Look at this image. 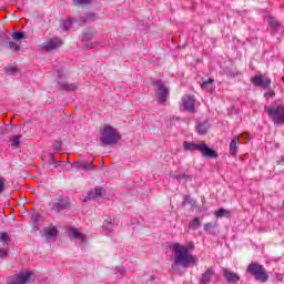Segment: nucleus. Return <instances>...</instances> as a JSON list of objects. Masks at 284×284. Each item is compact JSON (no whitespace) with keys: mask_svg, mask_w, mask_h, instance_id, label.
Here are the masks:
<instances>
[{"mask_svg":"<svg viewBox=\"0 0 284 284\" xmlns=\"http://www.w3.org/2000/svg\"><path fill=\"white\" fill-rule=\"evenodd\" d=\"M71 168H75V170H79L80 168H82L83 170H90V168L92 170H97V165H94V163L91 162H81V161H77V162H73L71 164Z\"/></svg>","mask_w":284,"mask_h":284,"instance_id":"nucleus-15","label":"nucleus"},{"mask_svg":"<svg viewBox=\"0 0 284 284\" xmlns=\"http://www.w3.org/2000/svg\"><path fill=\"white\" fill-rule=\"evenodd\" d=\"M101 165H104V162H102Z\"/></svg>","mask_w":284,"mask_h":284,"instance_id":"nucleus-46","label":"nucleus"},{"mask_svg":"<svg viewBox=\"0 0 284 284\" xmlns=\"http://www.w3.org/2000/svg\"><path fill=\"white\" fill-rule=\"evenodd\" d=\"M57 232H58L57 229L44 230V236L45 239H52V236H54Z\"/></svg>","mask_w":284,"mask_h":284,"instance_id":"nucleus-31","label":"nucleus"},{"mask_svg":"<svg viewBox=\"0 0 284 284\" xmlns=\"http://www.w3.org/2000/svg\"><path fill=\"white\" fill-rule=\"evenodd\" d=\"M58 87L65 92H77L79 88L77 83H68L65 81H58Z\"/></svg>","mask_w":284,"mask_h":284,"instance_id":"nucleus-14","label":"nucleus"},{"mask_svg":"<svg viewBox=\"0 0 284 284\" xmlns=\"http://www.w3.org/2000/svg\"><path fill=\"white\" fill-rule=\"evenodd\" d=\"M71 234H72L73 239H78L79 241H81V243H84V242H85V237L83 236V234H81V233L79 232V230L72 229V230H71Z\"/></svg>","mask_w":284,"mask_h":284,"instance_id":"nucleus-25","label":"nucleus"},{"mask_svg":"<svg viewBox=\"0 0 284 284\" xmlns=\"http://www.w3.org/2000/svg\"><path fill=\"white\" fill-rule=\"evenodd\" d=\"M3 187H6V183H3L2 180H0V194L3 192Z\"/></svg>","mask_w":284,"mask_h":284,"instance_id":"nucleus-41","label":"nucleus"},{"mask_svg":"<svg viewBox=\"0 0 284 284\" xmlns=\"http://www.w3.org/2000/svg\"><path fill=\"white\" fill-rule=\"evenodd\" d=\"M97 37V31L92 29H87L82 33V41L87 43V48H94V43H92V39Z\"/></svg>","mask_w":284,"mask_h":284,"instance_id":"nucleus-11","label":"nucleus"},{"mask_svg":"<svg viewBox=\"0 0 284 284\" xmlns=\"http://www.w3.org/2000/svg\"><path fill=\"white\" fill-rule=\"evenodd\" d=\"M181 180L192 181V175H187L185 173H182V174L178 175V181H181Z\"/></svg>","mask_w":284,"mask_h":284,"instance_id":"nucleus-36","label":"nucleus"},{"mask_svg":"<svg viewBox=\"0 0 284 284\" xmlns=\"http://www.w3.org/2000/svg\"><path fill=\"white\" fill-rule=\"evenodd\" d=\"M119 141H121V135H119L114 128L110 125L103 128L100 138V145L102 148H105V145H116Z\"/></svg>","mask_w":284,"mask_h":284,"instance_id":"nucleus-3","label":"nucleus"},{"mask_svg":"<svg viewBox=\"0 0 284 284\" xmlns=\"http://www.w3.org/2000/svg\"><path fill=\"white\" fill-rule=\"evenodd\" d=\"M52 150H54L55 152H61L62 148H63V142L61 140H55L52 144Z\"/></svg>","mask_w":284,"mask_h":284,"instance_id":"nucleus-29","label":"nucleus"},{"mask_svg":"<svg viewBox=\"0 0 284 284\" xmlns=\"http://www.w3.org/2000/svg\"><path fill=\"white\" fill-rule=\"evenodd\" d=\"M187 44H183L182 48H186Z\"/></svg>","mask_w":284,"mask_h":284,"instance_id":"nucleus-45","label":"nucleus"},{"mask_svg":"<svg viewBox=\"0 0 284 284\" xmlns=\"http://www.w3.org/2000/svg\"><path fill=\"white\" fill-rule=\"evenodd\" d=\"M183 145H184V150L189 152H194V150H197V152H201L204 159H219V152L207 146L205 142H201L200 144H196L194 142L185 141Z\"/></svg>","mask_w":284,"mask_h":284,"instance_id":"nucleus-2","label":"nucleus"},{"mask_svg":"<svg viewBox=\"0 0 284 284\" xmlns=\"http://www.w3.org/2000/svg\"><path fill=\"white\" fill-rule=\"evenodd\" d=\"M6 256H8V250L0 248V258H6Z\"/></svg>","mask_w":284,"mask_h":284,"instance_id":"nucleus-40","label":"nucleus"},{"mask_svg":"<svg viewBox=\"0 0 284 284\" xmlns=\"http://www.w3.org/2000/svg\"><path fill=\"white\" fill-rule=\"evenodd\" d=\"M14 72H18L17 67L7 68V74H14Z\"/></svg>","mask_w":284,"mask_h":284,"instance_id":"nucleus-39","label":"nucleus"},{"mask_svg":"<svg viewBox=\"0 0 284 284\" xmlns=\"http://www.w3.org/2000/svg\"><path fill=\"white\" fill-rule=\"evenodd\" d=\"M222 272L226 283H239V281H241V276H239L234 271L222 268Z\"/></svg>","mask_w":284,"mask_h":284,"instance_id":"nucleus-12","label":"nucleus"},{"mask_svg":"<svg viewBox=\"0 0 284 284\" xmlns=\"http://www.w3.org/2000/svg\"><path fill=\"white\" fill-rule=\"evenodd\" d=\"M252 83L257 85V88H270V85H272V80L270 78H263V75H258L252 79Z\"/></svg>","mask_w":284,"mask_h":284,"instance_id":"nucleus-13","label":"nucleus"},{"mask_svg":"<svg viewBox=\"0 0 284 284\" xmlns=\"http://www.w3.org/2000/svg\"><path fill=\"white\" fill-rule=\"evenodd\" d=\"M195 130H196L197 134L205 135V134H207V131L210 130V123L200 122L196 124Z\"/></svg>","mask_w":284,"mask_h":284,"instance_id":"nucleus-20","label":"nucleus"},{"mask_svg":"<svg viewBox=\"0 0 284 284\" xmlns=\"http://www.w3.org/2000/svg\"><path fill=\"white\" fill-rule=\"evenodd\" d=\"M32 278L31 272L21 273L17 276L9 277L7 284H28V282Z\"/></svg>","mask_w":284,"mask_h":284,"instance_id":"nucleus-9","label":"nucleus"},{"mask_svg":"<svg viewBox=\"0 0 284 284\" xmlns=\"http://www.w3.org/2000/svg\"><path fill=\"white\" fill-rule=\"evenodd\" d=\"M201 88L202 90H206V92H214V79L209 78L203 81Z\"/></svg>","mask_w":284,"mask_h":284,"instance_id":"nucleus-21","label":"nucleus"},{"mask_svg":"<svg viewBox=\"0 0 284 284\" xmlns=\"http://www.w3.org/2000/svg\"><path fill=\"white\" fill-rule=\"evenodd\" d=\"M50 161L49 164L52 165V163H61V161H58L57 159H54V154L53 153H49L48 154Z\"/></svg>","mask_w":284,"mask_h":284,"instance_id":"nucleus-38","label":"nucleus"},{"mask_svg":"<svg viewBox=\"0 0 284 284\" xmlns=\"http://www.w3.org/2000/svg\"><path fill=\"white\" fill-rule=\"evenodd\" d=\"M214 268H207L201 276L200 284H207L214 278Z\"/></svg>","mask_w":284,"mask_h":284,"instance_id":"nucleus-16","label":"nucleus"},{"mask_svg":"<svg viewBox=\"0 0 284 284\" xmlns=\"http://www.w3.org/2000/svg\"><path fill=\"white\" fill-rule=\"evenodd\" d=\"M190 230H199L201 227V220L199 217H194L192 222L189 224Z\"/></svg>","mask_w":284,"mask_h":284,"instance_id":"nucleus-28","label":"nucleus"},{"mask_svg":"<svg viewBox=\"0 0 284 284\" xmlns=\"http://www.w3.org/2000/svg\"><path fill=\"white\" fill-rule=\"evenodd\" d=\"M73 6H85L92 3V0H72Z\"/></svg>","mask_w":284,"mask_h":284,"instance_id":"nucleus-33","label":"nucleus"},{"mask_svg":"<svg viewBox=\"0 0 284 284\" xmlns=\"http://www.w3.org/2000/svg\"><path fill=\"white\" fill-rule=\"evenodd\" d=\"M62 42L60 38H51L42 44L43 50L47 52H52V50H57V48H61Z\"/></svg>","mask_w":284,"mask_h":284,"instance_id":"nucleus-10","label":"nucleus"},{"mask_svg":"<svg viewBox=\"0 0 284 284\" xmlns=\"http://www.w3.org/2000/svg\"><path fill=\"white\" fill-rule=\"evenodd\" d=\"M21 139H23V135L21 134L13 135L10 139L12 150H17L18 148H21Z\"/></svg>","mask_w":284,"mask_h":284,"instance_id":"nucleus-23","label":"nucleus"},{"mask_svg":"<svg viewBox=\"0 0 284 284\" xmlns=\"http://www.w3.org/2000/svg\"><path fill=\"white\" fill-rule=\"evenodd\" d=\"M97 196H103V187H95V193L90 191L88 193V196L83 199V203H87V201H91V199H97Z\"/></svg>","mask_w":284,"mask_h":284,"instance_id":"nucleus-18","label":"nucleus"},{"mask_svg":"<svg viewBox=\"0 0 284 284\" xmlns=\"http://www.w3.org/2000/svg\"><path fill=\"white\" fill-rule=\"evenodd\" d=\"M13 41H23V39H26V34L21 31H14L12 34H11Z\"/></svg>","mask_w":284,"mask_h":284,"instance_id":"nucleus-26","label":"nucleus"},{"mask_svg":"<svg viewBox=\"0 0 284 284\" xmlns=\"http://www.w3.org/2000/svg\"><path fill=\"white\" fill-rule=\"evenodd\" d=\"M182 103L185 112H190L191 114L196 112V99H194V95H184Z\"/></svg>","mask_w":284,"mask_h":284,"instance_id":"nucleus-8","label":"nucleus"},{"mask_svg":"<svg viewBox=\"0 0 284 284\" xmlns=\"http://www.w3.org/2000/svg\"><path fill=\"white\" fill-rule=\"evenodd\" d=\"M31 221H32L34 227H39V225H41V221H40L39 214H33L31 216Z\"/></svg>","mask_w":284,"mask_h":284,"instance_id":"nucleus-32","label":"nucleus"},{"mask_svg":"<svg viewBox=\"0 0 284 284\" xmlns=\"http://www.w3.org/2000/svg\"><path fill=\"white\" fill-rule=\"evenodd\" d=\"M90 21H97V14L88 12L80 17V26H85Z\"/></svg>","mask_w":284,"mask_h":284,"instance_id":"nucleus-19","label":"nucleus"},{"mask_svg":"<svg viewBox=\"0 0 284 284\" xmlns=\"http://www.w3.org/2000/svg\"><path fill=\"white\" fill-rule=\"evenodd\" d=\"M171 252H173L175 256V261L171 266V270L176 271V267L181 265L187 270V267H194L196 265V256L190 253L191 250H194V244L189 243L186 245H180L179 242H173L170 245Z\"/></svg>","mask_w":284,"mask_h":284,"instance_id":"nucleus-1","label":"nucleus"},{"mask_svg":"<svg viewBox=\"0 0 284 284\" xmlns=\"http://www.w3.org/2000/svg\"><path fill=\"white\" fill-rule=\"evenodd\" d=\"M0 243H10V236L8 233L3 232L0 234Z\"/></svg>","mask_w":284,"mask_h":284,"instance_id":"nucleus-35","label":"nucleus"},{"mask_svg":"<svg viewBox=\"0 0 284 284\" xmlns=\"http://www.w3.org/2000/svg\"><path fill=\"white\" fill-rule=\"evenodd\" d=\"M62 27H63V30H70V28H72V20H65Z\"/></svg>","mask_w":284,"mask_h":284,"instance_id":"nucleus-37","label":"nucleus"},{"mask_svg":"<svg viewBox=\"0 0 284 284\" xmlns=\"http://www.w3.org/2000/svg\"><path fill=\"white\" fill-rule=\"evenodd\" d=\"M229 77H239V72L234 73V72H229Z\"/></svg>","mask_w":284,"mask_h":284,"instance_id":"nucleus-43","label":"nucleus"},{"mask_svg":"<svg viewBox=\"0 0 284 284\" xmlns=\"http://www.w3.org/2000/svg\"><path fill=\"white\" fill-rule=\"evenodd\" d=\"M215 216H217V219H223V216H225L226 219H229L230 216V211L225 210V209H219L215 212Z\"/></svg>","mask_w":284,"mask_h":284,"instance_id":"nucleus-27","label":"nucleus"},{"mask_svg":"<svg viewBox=\"0 0 284 284\" xmlns=\"http://www.w3.org/2000/svg\"><path fill=\"white\" fill-rule=\"evenodd\" d=\"M72 207V202H70V197H65L63 195L55 199L50 203L51 212H63V210H70Z\"/></svg>","mask_w":284,"mask_h":284,"instance_id":"nucleus-7","label":"nucleus"},{"mask_svg":"<svg viewBox=\"0 0 284 284\" xmlns=\"http://www.w3.org/2000/svg\"><path fill=\"white\" fill-rule=\"evenodd\" d=\"M151 281H154V275H151Z\"/></svg>","mask_w":284,"mask_h":284,"instance_id":"nucleus-44","label":"nucleus"},{"mask_svg":"<svg viewBox=\"0 0 284 284\" xmlns=\"http://www.w3.org/2000/svg\"><path fill=\"white\" fill-rule=\"evenodd\" d=\"M152 85H154L155 89V97H158V103L162 105V103H165L168 101V97H170V90L165 84H163V81L158 80L153 81Z\"/></svg>","mask_w":284,"mask_h":284,"instance_id":"nucleus-6","label":"nucleus"},{"mask_svg":"<svg viewBox=\"0 0 284 284\" xmlns=\"http://www.w3.org/2000/svg\"><path fill=\"white\" fill-rule=\"evenodd\" d=\"M102 229L106 232H112V230H114V221L112 217L109 216L103 221Z\"/></svg>","mask_w":284,"mask_h":284,"instance_id":"nucleus-24","label":"nucleus"},{"mask_svg":"<svg viewBox=\"0 0 284 284\" xmlns=\"http://www.w3.org/2000/svg\"><path fill=\"white\" fill-rule=\"evenodd\" d=\"M216 227H219V223L216 222L204 224V231L207 232V234H211L212 236H216V234H219V230H216Z\"/></svg>","mask_w":284,"mask_h":284,"instance_id":"nucleus-17","label":"nucleus"},{"mask_svg":"<svg viewBox=\"0 0 284 284\" xmlns=\"http://www.w3.org/2000/svg\"><path fill=\"white\" fill-rule=\"evenodd\" d=\"M246 272L254 276L255 281H261V283H267L270 275L265 271V267L258 262H251L246 268Z\"/></svg>","mask_w":284,"mask_h":284,"instance_id":"nucleus-4","label":"nucleus"},{"mask_svg":"<svg viewBox=\"0 0 284 284\" xmlns=\"http://www.w3.org/2000/svg\"><path fill=\"white\" fill-rule=\"evenodd\" d=\"M101 165H104V162H102Z\"/></svg>","mask_w":284,"mask_h":284,"instance_id":"nucleus-47","label":"nucleus"},{"mask_svg":"<svg viewBox=\"0 0 284 284\" xmlns=\"http://www.w3.org/2000/svg\"><path fill=\"white\" fill-rule=\"evenodd\" d=\"M268 24L273 30H278V28H281V23L274 18H268Z\"/></svg>","mask_w":284,"mask_h":284,"instance_id":"nucleus-30","label":"nucleus"},{"mask_svg":"<svg viewBox=\"0 0 284 284\" xmlns=\"http://www.w3.org/2000/svg\"><path fill=\"white\" fill-rule=\"evenodd\" d=\"M264 112H266L272 119L273 123L276 125H283L284 123V106L277 105V106H264Z\"/></svg>","mask_w":284,"mask_h":284,"instance_id":"nucleus-5","label":"nucleus"},{"mask_svg":"<svg viewBox=\"0 0 284 284\" xmlns=\"http://www.w3.org/2000/svg\"><path fill=\"white\" fill-rule=\"evenodd\" d=\"M274 94H275L274 91H268V92L265 93V97H271L272 98V97H274Z\"/></svg>","mask_w":284,"mask_h":284,"instance_id":"nucleus-42","label":"nucleus"},{"mask_svg":"<svg viewBox=\"0 0 284 284\" xmlns=\"http://www.w3.org/2000/svg\"><path fill=\"white\" fill-rule=\"evenodd\" d=\"M7 48H10V50H13V52H19V45L13 41L7 42Z\"/></svg>","mask_w":284,"mask_h":284,"instance_id":"nucleus-34","label":"nucleus"},{"mask_svg":"<svg viewBox=\"0 0 284 284\" xmlns=\"http://www.w3.org/2000/svg\"><path fill=\"white\" fill-rule=\"evenodd\" d=\"M239 143H241V140L239 138H234L230 143V154L232 156H236V152H239Z\"/></svg>","mask_w":284,"mask_h":284,"instance_id":"nucleus-22","label":"nucleus"}]
</instances>
